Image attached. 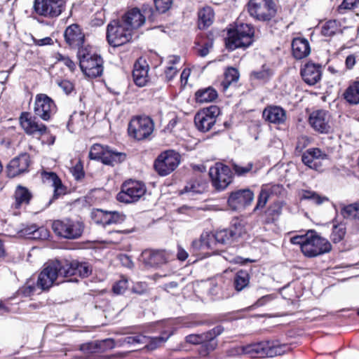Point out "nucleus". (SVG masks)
<instances>
[{
    "mask_svg": "<svg viewBox=\"0 0 359 359\" xmlns=\"http://www.w3.org/2000/svg\"><path fill=\"white\" fill-rule=\"evenodd\" d=\"M330 115L327 111L319 109L313 111L309 116V123L313 129L322 134L328 133L330 130Z\"/></svg>",
    "mask_w": 359,
    "mask_h": 359,
    "instance_id": "nucleus-19",
    "label": "nucleus"
},
{
    "mask_svg": "<svg viewBox=\"0 0 359 359\" xmlns=\"http://www.w3.org/2000/svg\"><path fill=\"white\" fill-rule=\"evenodd\" d=\"M57 85L66 94H69L74 89L73 83L68 80L58 81Z\"/></svg>",
    "mask_w": 359,
    "mask_h": 359,
    "instance_id": "nucleus-57",
    "label": "nucleus"
},
{
    "mask_svg": "<svg viewBox=\"0 0 359 359\" xmlns=\"http://www.w3.org/2000/svg\"><path fill=\"white\" fill-rule=\"evenodd\" d=\"M106 212L107 210L94 209L91 212V218L96 224L104 226Z\"/></svg>",
    "mask_w": 359,
    "mask_h": 359,
    "instance_id": "nucleus-51",
    "label": "nucleus"
},
{
    "mask_svg": "<svg viewBox=\"0 0 359 359\" xmlns=\"http://www.w3.org/2000/svg\"><path fill=\"white\" fill-rule=\"evenodd\" d=\"M79 67L89 78L100 76L103 72V60L97 54L90 53L87 48H80L77 53Z\"/></svg>",
    "mask_w": 359,
    "mask_h": 359,
    "instance_id": "nucleus-3",
    "label": "nucleus"
},
{
    "mask_svg": "<svg viewBox=\"0 0 359 359\" xmlns=\"http://www.w3.org/2000/svg\"><path fill=\"white\" fill-rule=\"evenodd\" d=\"M346 234V226L340 223L333 226L331 239L334 243H339L343 240Z\"/></svg>",
    "mask_w": 359,
    "mask_h": 359,
    "instance_id": "nucleus-46",
    "label": "nucleus"
},
{
    "mask_svg": "<svg viewBox=\"0 0 359 359\" xmlns=\"http://www.w3.org/2000/svg\"><path fill=\"white\" fill-rule=\"evenodd\" d=\"M53 100L46 94H38L35 98L34 113L43 121H48L55 112Z\"/></svg>",
    "mask_w": 359,
    "mask_h": 359,
    "instance_id": "nucleus-16",
    "label": "nucleus"
},
{
    "mask_svg": "<svg viewBox=\"0 0 359 359\" xmlns=\"http://www.w3.org/2000/svg\"><path fill=\"white\" fill-rule=\"evenodd\" d=\"M263 118L271 123L283 124L287 119L286 111L281 107L270 105L262 113Z\"/></svg>",
    "mask_w": 359,
    "mask_h": 359,
    "instance_id": "nucleus-25",
    "label": "nucleus"
},
{
    "mask_svg": "<svg viewBox=\"0 0 359 359\" xmlns=\"http://www.w3.org/2000/svg\"><path fill=\"white\" fill-rule=\"evenodd\" d=\"M44 177L52 182V185L54 187L55 198H57L59 196L65 194V188L62 182L55 172H45Z\"/></svg>",
    "mask_w": 359,
    "mask_h": 359,
    "instance_id": "nucleus-37",
    "label": "nucleus"
},
{
    "mask_svg": "<svg viewBox=\"0 0 359 359\" xmlns=\"http://www.w3.org/2000/svg\"><path fill=\"white\" fill-rule=\"evenodd\" d=\"M128 287V280L125 278L116 282L113 285L112 290L116 294H123Z\"/></svg>",
    "mask_w": 359,
    "mask_h": 359,
    "instance_id": "nucleus-54",
    "label": "nucleus"
},
{
    "mask_svg": "<svg viewBox=\"0 0 359 359\" xmlns=\"http://www.w3.org/2000/svg\"><path fill=\"white\" fill-rule=\"evenodd\" d=\"M212 185L217 190L225 189L232 181L231 168L221 163H217L209 170Z\"/></svg>",
    "mask_w": 359,
    "mask_h": 359,
    "instance_id": "nucleus-13",
    "label": "nucleus"
},
{
    "mask_svg": "<svg viewBox=\"0 0 359 359\" xmlns=\"http://www.w3.org/2000/svg\"><path fill=\"white\" fill-rule=\"evenodd\" d=\"M145 337L141 334L135 335V336H128L118 341L119 343V346L123 344H144V343Z\"/></svg>",
    "mask_w": 359,
    "mask_h": 359,
    "instance_id": "nucleus-50",
    "label": "nucleus"
},
{
    "mask_svg": "<svg viewBox=\"0 0 359 359\" xmlns=\"http://www.w3.org/2000/svg\"><path fill=\"white\" fill-rule=\"evenodd\" d=\"M177 67L176 66L168 65L166 69L165 70V74L167 80H172L177 74Z\"/></svg>",
    "mask_w": 359,
    "mask_h": 359,
    "instance_id": "nucleus-62",
    "label": "nucleus"
},
{
    "mask_svg": "<svg viewBox=\"0 0 359 359\" xmlns=\"http://www.w3.org/2000/svg\"><path fill=\"white\" fill-rule=\"evenodd\" d=\"M359 4V0H344L341 4L339 6V9H347L351 10L355 6H357Z\"/></svg>",
    "mask_w": 359,
    "mask_h": 359,
    "instance_id": "nucleus-58",
    "label": "nucleus"
},
{
    "mask_svg": "<svg viewBox=\"0 0 359 359\" xmlns=\"http://www.w3.org/2000/svg\"><path fill=\"white\" fill-rule=\"evenodd\" d=\"M254 199V194L249 189H239L231 193L228 205L233 210H241L250 205Z\"/></svg>",
    "mask_w": 359,
    "mask_h": 359,
    "instance_id": "nucleus-15",
    "label": "nucleus"
},
{
    "mask_svg": "<svg viewBox=\"0 0 359 359\" xmlns=\"http://www.w3.org/2000/svg\"><path fill=\"white\" fill-rule=\"evenodd\" d=\"M228 35L227 46L229 49L246 48L254 41L255 29L249 24L239 23L233 30L229 32Z\"/></svg>",
    "mask_w": 359,
    "mask_h": 359,
    "instance_id": "nucleus-4",
    "label": "nucleus"
},
{
    "mask_svg": "<svg viewBox=\"0 0 359 359\" xmlns=\"http://www.w3.org/2000/svg\"><path fill=\"white\" fill-rule=\"evenodd\" d=\"M292 51L293 56L297 60L306 57L311 53L308 40L300 37L294 39L292 42Z\"/></svg>",
    "mask_w": 359,
    "mask_h": 359,
    "instance_id": "nucleus-28",
    "label": "nucleus"
},
{
    "mask_svg": "<svg viewBox=\"0 0 359 359\" xmlns=\"http://www.w3.org/2000/svg\"><path fill=\"white\" fill-rule=\"evenodd\" d=\"M21 236L31 239H45L48 236V231L43 227H39L32 224L30 225L22 224V229L18 231Z\"/></svg>",
    "mask_w": 359,
    "mask_h": 359,
    "instance_id": "nucleus-27",
    "label": "nucleus"
},
{
    "mask_svg": "<svg viewBox=\"0 0 359 359\" xmlns=\"http://www.w3.org/2000/svg\"><path fill=\"white\" fill-rule=\"evenodd\" d=\"M250 283V275L246 271H238L233 280L234 287L236 291L240 292L246 287Z\"/></svg>",
    "mask_w": 359,
    "mask_h": 359,
    "instance_id": "nucleus-36",
    "label": "nucleus"
},
{
    "mask_svg": "<svg viewBox=\"0 0 359 359\" xmlns=\"http://www.w3.org/2000/svg\"><path fill=\"white\" fill-rule=\"evenodd\" d=\"M64 36L65 41L69 46L76 48L79 50L83 48L82 45L84 42L85 36L77 24H72L67 27L65 31Z\"/></svg>",
    "mask_w": 359,
    "mask_h": 359,
    "instance_id": "nucleus-23",
    "label": "nucleus"
},
{
    "mask_svg": "<svg viewBox=\"0 0 359 359\" xmlns=\"http://www.w3.org/2000/svg\"><path fill=\"white\" fill-rule=\"evenodd\" d=\"M154 128V123L151 118L140 116L130 120L128 132L130 137L140 141L149 137L152 133Z\"/></svg>",
    "mask_w": 359,
    "mask_h": 359,
    "instance_id": "nucleus-9",
    "label": "nucleus"
},
{
    "mask_svg": "<svg viewBox=\"0 0 359 359\" xmlns=\"http://www.w3.org/2000/svg\"><path fill=\"white\" fill-rule=\"evenodd\" d=\"M330 243L314 231L306 233V243L303 247V254L308 257H314L330 252Z\"/></svg>",
    "mask_w": 359,
    "mask_h": 359,
    "instance_id": "nucleus-7",
    "label": "nucleus"
},
{
    "mask_svg": "<svg viewBox=\"0 0 359 359\" xmlns=\"http://www.w3.org/2000/svg\"><path fill=\"white\" fill-rule=\"evenodd\" d=\"M52 229L55 235L67 240L79 238L83 232V222L69 219L55 220L52 224Z\"/></svg>",
    "mask_w": 359,
    "mask_h": 359,
    "instance_id": "nucleus-6",
    "label": "nucleus"
},
{
    "mask_svg": "<svg viewBox=\"0 0 359 359\" xmlns=\"http://www.w3.org/2000/svg\"><path fill=\"white\" fill-rule=\"evenodd\" d=\"M126 219V215L118 211H107L104 226L121 224Z\"/></svg>",
    "mask_w": 359,
    "mask_h": 359,
    "instance_id": "nucleus-41",
    "label": "nucleus"
},
{
    "mask_svg": "<svg viewBox=\"0 0 359 359\" xmlns=\"http://www.w3.org/2000/svg\"><path fill=\"white\" fill-rule=\"evenodd\" d=\"M154 4L159 13H165L168 11L172 4V0H154Z\"/></svg>",
    "mask_w": 359,
    "mask_h": 359,
    "instance_id": "nucleus-52",
    "label": "nucleus"
},
{
    "mask_svg": "<svg viewBox=\"0 0 359 359\" xmlns=\"http://www.w3.org/2000/svg\"><path fill=\"white\" fill-rule=\"evenodd\" d=\"M212 45V42L205 43L201 48H197L198 54L201 57H205L209 53Z\"/></svg>",
    "mask_w": 359,
    "mask_h": 359,
    "instance_id": "nucleus-60",
    "label": "nucleus"
},
{
    "mask_svg": "<svg viewBox=\"0 0 359 359\" xmlns=\"http://www.w3.org/2000/svg\"><path fill=\"white\" fill-rule=\"evenodd\" d=\"M208 236V234H202L200 239L193 241L191 248L194 250L198 251L201 249L209 248L210 244L206 241Z\"/></svg>",
    "mask_w": 359,
    "mask_h": 359,
    "instance_id": "nucleus-49",
    "label": "nucleus"
},
{
    "mask_svg": "<svg viewBox=\"0 0 359 359\" xmlns=\"http://www.w3.org/2000/svg\"><path fill=\"white\" fill-rule=\"evenodd\" d=\"M37 288L43 290L41 287L39 286L38 283L36 284V286H35L34 285V283L30 284L29 282H27L25 286L18 290V292L23 294L25 297H29L35 292Z\"/></svg>",
    "mask_w": 359,
    "mask_h": 359,
    "instance_id": "nucleus-53",
    "label": "nucleus"
},
{
    "mask_svg": "<svg viewBox=\"0 0 359 359\" xmlns=\"http://www.w3.org/2000/svg\"><path fill=\"white\" fill-rule=\"evenodd\" d=\"M30 164V156L27 153L20 154L12 159L6 167L7 176L10 178L15 177L22 173L28 171Z\"/></svg>",
    "mask_w": 359,
    "mask_h": 359,
    "instance_id": "nucleus-21",
    "label": "nucleus"
},
{
    "mask_svg": "<svg viewBox=\"0 0 359 359\" xmlns=\"http://www.w3.org/2000/svg\"><path fill=\"white\" fill-rule=\"evenodd\" d=\"M20 123L25 132L29 135L39 137L46 133L47 128L39 123L36 118L28 112H23L20 116Z\"/></svg>",
    "mask_w": 359,
    "mask_h": 359,
    "instance_id": "nucleus-17",
    "label": "nucleus"
},
{
    "mask_svg": "<svg viewBox=\"0 0 359 359\" xmlns=\"http://www.w3.org/2000/svg\"><path fill=\"white\" fill-rule=\"evenodd\" d=\"M72 173L77 180H81L84 177V172L83 171L82 166L80 164H76L74 167Z\"/></svg>",
    "mask_w": 359,
    "mask_h": 359,
    "instance_id": "nucleus-64",
    "label": "nucleus"
},
{
    "mask_svg": "<svg viewBox=\"0 0 359 359\" xmlns=\"http://www.w3.org/2000/svg\"><path fill=\"white\" fill-rule=\"evenodd\" d=\"M301 76L307 84L315 85L321 79L322 67L319 65L307 62L301 69Z\"/></svg>",
    "mask_w": 359,
    "mask_h": 359,
    "instance_id": "nucleus-24",
    "label": "nucleus"
},
{
    "mask_svg": "<svg viewBox=\"0 0 359 359\" xmlns=\"http://www.w3.org/2000/svg\"><path fill=\"white\" fill-rule=\"evenodd\" d=\"M154 15L155 11L152 6L143 4L141 9L133 8L128 11L120 20L133 33L145 23L146 19L154 20Z\"/></svg>",
    "mask_w": 359,
    "mask_h": 359,
    "instance_id": "nucleus-2",
    "label": "nucleus"
},
{
    "mask_svg": "<svg viewBox=\"0 0 359 359\" xmlns=\"http://www.w3.org/2000/svg\"><path fill=\"white\" fill-rule=\"evenodd\" d=\"M214 15V11L210 6L201 9L198 13L199 29H203L210 26L213 22Z\"/></svg>",
    "mask_w": 359,
    "mask_h": 359,
    "instance_id": "nucleus-33",
    "label": "nucleus"
},
{
    "mask_svg": "<svg viewBox=\"0 0 359 359\" xmlns=\"http://www.w3.org/2000/svg\"><path fill=\"white\" fill-rule=\"evenodd\" d=\"M301 200H309L316 205H321L325 201H328V198L322 196L315 191L310 190H302Z\"/></svg>",
    "mask_w": 359,
    "mask_h": 359,
    "instance_id": "nucleus-40",
    "label": "nucleus"
},
{
    "mask_svg": "<svg viewBox=\"0 0 359 359\" xmlns=\"http://www.w3.org/2000/svg\"><path fill=\"white\" fill-rule=\"evenodd\" d=\"M92 272L88 263L79 262L77 260L62 262L55 261L48 263L38 277V285L43 290H48L54 283L64 281V278L78 275L80 277H88Z\"/></svg>",
    "mask_w": 359,
    "mask_h": 359,
    "instance_id": "nucleus-1",
    "label": "nucleus"
},
{
    "mask_svg": "<svg viewBox=\"0 0 359 359\" xmlns=\"http://www.w3.org/2000/svg\"><path fill=\"white\" fill-rule=\"evenodd\" d=\"M170 257L164 250H145L142 252L140 259L145 265L155 267L167 263Z\"/></svg>",
    "mask_w": 359,
    "mask_h": 359,
    "instance_id": "nucleus-22",
    "label": "nucleus"
},
{
    "mask_svg": "<svg viewBox=\"0 0 359 359\" xmlns=\"http://www.w3.org/2000/svg\"><path fill=\"white\" fill-rule=\"evenodd\" d=\"M133 33L118 19L113 20L107 27V40L114 47L122 46L129 42Z\"/></svg>",
    "mask_w": 359,
    "mask_h": 359,
    "instance_id": "nucleus-8",
    "label": "nucleus"
},
{
    "mask_svg": "<svg viewBox=\"0 0 359 359\" xmlns=\"http://www.w3.org/2000/svg\"><path fill=\"white\" fill-rule=\"evenodd\" d=\"M195 95L197 102H212L217 97V93L215 89L209 87L205 89L198 90L196 93Z\"/></svg>",
    "mask_w": 359,
    "mask_h": 359,
    "instance_id": "nucleus-35",
    "label": "nucleus"
},
{
    "mask_svg": "<svg viewBox=\"0 0 359 359\" xmlns=\"http://www.w3.org/2000/svg\"><path fill=\"white\" fill-rule=\"evenodd\" d=\"M338 29V22L336 20H329L322 27L321 32L325 36H331L334 35Z\"/></svg>",
    "mask_w": 359,
    "mask_h": 359,
    "instance_id": "nucleus-48",
    "label": "nucleus"
},
{
    "mask_svg": "<svg viewBox=\"0 0 359 359\" xmlns=\"http://www.w3.org/2000/svg\"><path fill=\"white\" fill-rule=\"evenodd\" d=\"M269 194L268 191L266 189H262L259 195L255 210L264 207L269 199Z\"/></svg>",
    "mask_w": 359,
    "mask_h": 359,
    "instance_id": "nucleus-56",
    "label": "nucleus"
},
{
    "mask_svg": "<svg viewBox=\"0 0 359 359\" xmlns=\"http://www.w3.org/2000/svg\"><path fill=\"white\" fill-rule=\"evenodd\" d=\"M65 8L63 0H34L33 4L34 13L49 19L58 17Z\"/></svg>",
    "mask_w": 359,
    "mask_h": 359,
    "instance_id": "nucleus-10",
    "label": "nucleus"
},
{
    "mask_svg": "<svg viewBox=\"0 0 359 359\" xmlns=\"http://www.w3.org/2000/svg\"><path fill=\"white\" fill-rule=\"evenodd\" d=\"M248 10L251 17L261 22H269L277 13L273 0H250Z\"/></svg>",
    "mask_w": 359,
    "mask_h": 359,
    "instance_id": "nucleus-5",
    "label": "nucleus"
},
{
    "mask_svg": "<svg viewBox=\"0 0 359 359\" xmlns=\"http://www.w3.org/2000/svg\"><path fill=\"white\" fill-rule=\"evenodd\" d=\"M224 327L222 325H217L212 330L203 333L205 337V349L207 351H212L217 346V341L214 339L223 333Z\"/></svg>",
    "mask_w": 359,
    "mask_h": 359,
    "instance_id": "nucleus-31",
    "label": "nucleus"
},
{
    "mask_svg": "<svg viewBox=\"0 0 359 359\" xmlns=\"http://www.w3.org/2000/svg\"><path fill=\"white\" fill-rule=\"evenodd\" d=\"M126 158V154L125 153L118 152L107 147L101 161L105 165L114 166L123 162Z\"/></svg>",
    "mask_w": 359,
    "mask_h": 359,
    "instance_id": "nucleus-32",
    "label": "nucleus"
},
{
    "mask_svg": "<svg viewBox=\"0 0 359 359\" xmlns=\"http://www.w3.org/2000/svg\"><path fill=\"white\" fill-rule=\"evenodd\" d=\"M240 77L239 72L233 67H229L224 72V78L221 82L222 90L226 91L230 86L238 82Z\"/></svg>",
    "mask_w": 359,
    "mask_h": 359,
    "instance_id": "nucleus-34",
    "label": "nucleus"
},
{
    "mask_svg": "<svg viewBox=\"0 0 359 359\" xmlns=\"http://www.w3.org/2000/svg\"><path fill=\"white\" fill-rule=\"evenodd\" d=\"M32 197V195L28 189L21 185H18L14 194V208L18 209L22 205H28Z\"/></svg>",
    "mask_w": 359,
    "mask_h": 359,
    "instance_id": "nucleus-30",
    "label": "nucleus"
},
{
    "mask_svg": "<svg viewBox=\"0 0 359 359\" xmlns=\"http://www.w3.org/2000/svg\"><path fill=\"white\" fill-rule=\"evenodd\" d=\"M290 242L294 245H299L303 252V247L306 243V234L293 236L290 238Z\"/></svg>",
    "mask_w": 359,
    "mask_h": 359,
    "instance_id": "nucleus-59",
    "label": "nucleus"
},
{
    "mask_svg": "<svg viewBox=\"0 0 359 359\" xmlns=\"http://www.w3.org/2000/svg\"><path fill=\"white\" fill-rule=\"evenodd\" d=\"M147 290V285L144 283H135L133 288L132 292L135 294H142L144 293Z\"/></svg>",
    "mask_w": 359,
    "mask_h": 359,
    "instance_id": "nucleus-63",
    "label": "nucleus"
},
{
    "mask_svg": "<svg viewBox=\"0 0 359 359\" xmlns=\"http://www.w3.org/2000/svg\"><path fill=\"white\" fill-rule=\"evenodd\" d=\"M57 60L62 62L72 71H73L76 67L74 62L69 57L61 54L58 55Z\"/></svg>",
    "mask_w": 359,
    "mask_h": 359,
    "instance_id": "nucleus-61",
    "label": "nucleus"
},
{
    "mask_svg": "<svg viewBox=\"0 0 359 359\" xmlns=\"http://www.w3.org/2000/svg\"><path fill=\"white\" fill-rule=\"evenodd\" d=\"M180 162V154L172 150H168L158 156L154 167L158 175L166 176L176 169Z\"/></svg>",
    "mask_w": 359,
    "mask_h": 359,
    "instance_id": "nucleus-11",
    "label": "nucleus"
},
{
    "mask_svg": "<svg viewBox=\"0 0 359 359\" xmlns=\"http://www.w3.org/2000/svg\"><path fill=\"white\" fill-rule=\"evenodd\" d=\"M232 170L234 171L235 175L238 177H243L247 175L248 173L252 171L253 163L249 162L245 165L238 164L235 162L231 163Z\"/></svg>",
    "mask_w": 359,
    "mask_h": 359,
    "instance_id": "nucleus-44",
    "label": "nucleus"
},
{
    "mask_svg": "<svg viewBox=\"0 0 359 359\" xmlns=\"http://www.w3.org/2000/svg\"><path fill=\"white\" fill-rule=\"evenodd\" d=\"M219 113V108L217 106H210L198 112L194 117L196 128L202 132L209 131L215 125Z\"/></svg>",
    "mask_w": 359,
    "mask_h": 359,
    "instance_id": "nucleus-14",
    "label": "nucleus"
},
{
    "mask_svg": "<svg viewBox=\"0 0 359 359\" xmlns=\"http://www.w3.org/2000/svg\"><path fill=\"white\" fill-rule=\"evenodd\" d=\"M341 213L344 218L359 219V203H355L344 207Z\"/></svg>",
    "mask_w": 359,
    "mask_h": 359,
    "instance_id": "nucleus-42",
    "label": "nucleus"
},
{
    "mask_svg": "<svg viewBox=\"0 0 359 359\" xmlns=\"http://www.w3.org/2000/svg\"><path fill=\"white\" fill-rule=\"evenodd\" d=\"M146 192L145 185L139 181L128 180L121 187V191L117 194V200L125 203L137 201Z\"/></svg>",
    "mask_w": 359,
    "mask_h": 359,
    "instance_id": "nucleus-12",
    "label": "nucleus"
},
{
    "mask_svg": "<svg viewBox=\"0 0 359 359\" xmlns=\"http://www.w3.org/2000/svg\"><path fill=\"white\" fill-rule=\"evenodd\" d=\"M272 74L271 70L266 65H263L260 70H255L251 72L252 80L266 81Z\"/></svg>",
    "mask_w": 359,
    "mask_h": 359,
    "instance_id": "nucleus-45",
    "label": "nucleus"
},
{
    "mask_svg": "<svg viewBox=\"0 0 359 359\" xmlns=\"http://www.w3.org/2000/svg\"><path fill=\"white\" fill-rule=\"evenodd\" d=\"M244 232L243 226L240 224H234L229 229L217 231L212 236L219 244L229 245L237 240Z\"/></svg>",
    "mask_w": 359,
    "mask_h": 359,
    "instance_id": "nucleus-20",
    "label": "nucleus"
},
{
    "mask_svg": "<svg viewBox=\"0 0 359 359\" xmlns=\"http://www.w3.org/2000/svg\"><path fill=\"white\" fill-rule=\"evenodd\" d=\"M206 189V184L197 180H192L189 182L181 191L182 194H191L192 196L195 194H201Z\"/></svg>",
    "mask_w": 359,
    "mask_h": 359,
    "instance_id": "nucleus-38",
    "label": "nucleus"
},
{
    "mask_svg": "<svg viewBox=\"0 0 359 359\" xmlns=\"http://www.w3.org/2000/svg\"><path fill=\"white\" fill-rule=\"evenodd\" d=\"M344 98L350 104L359 103V81L355 82L346 89Z\"/></svg>",
    "mask_w": 359,
    "mask_h": 359,
    "instance_id": "nucleus-39",
    "label": "nucleus"
},
{
    "mask_svg": "<svg viewBox=\"0 0 359 359\" xmlns=\"http://www.w3.org/2000/svg\"><path fill=\"white\" fill-rule=\"evenodd\" d=\"M108 147H104L99 144H93L89 152V157L90 159L102 161V156L105 153Z\"/></svg>",
    "mask_w": 359,
    "mask_h": 359,
    "instance_id": "nucleus-47",
    "label": "nucleus"
},
{
    "mask_svg": "<svg viewBox=\"0 0 359 359\" xmlns=\"http://www.w3.org/2000/svg\"><path fill=\"white\" fill-rule=\"evenodd\" d=\"M326 158L327 154L318 148L309 149L302 156V161L306 165L316 170L320 168V160Z\"/></svg>",
    "mask_w": 359,
    "mask_h": 359,
    "instance_id": "nucleus-26",
    "label": "nucleus"
},
{
    "mask_svg": "<svg viewBox=\"0 0 359 359\" xmlns=\"http://www.w3.org/2000/svg\"><path fill=\"white\" fill-rule=\"evenodd\" d=\"M252 347L253 344H250L244 346H236L230 348L228 351V354L230 356L250 355L251 357H255Z\"/></svg>",
    "mask_w": 359,
    "mask_h": 359,
    "instance_id": "nucleus-43",
    "label": "nucleus"
},
{
    "mask_svg": "<svg viewBox=\"0 0 359 359\" xmlns=\"http://www.w3.org/2000/svg\"><path fill=\"white\" fill-rule=\"evenodd\" d=\"M254 355L259 354L260 357L273 358L281 355L286 352L287 348L285 344H280L278 342L266 341L253 344ZM256 355H255V357Z\"/></svg>",
    "mask_w": 359,
    "mask_h": 359,
    "instance_id": "nucleus-18",
    "label": "nucleus"
},
{
    "mask_svg": "<svg viewBox=\"0 0 359 359\" xmlns=\"http://www.w3.org/2000/svg\"><path fill=\"white\" fill-rule=\"evenodd\" d=\"M148 71L149 67L144 61L143 63L140 61H137L135 64L133 71V78L137 86L143 87L147 84L148 81Z\"/></svg>",
    "mask_w": 359,
    "mask_h": 359,
    "instance_id": "nucleus-29",
    "label": "nucleus"
},
{
    "mask_svg": "<svg viewBox=\"0 0 359 359\" xmlns=\"http://www.w3.org/2000/svg\"><path fill=\"white\" fill-rule=\"evenodd\" d=\"M186 342L195 345L203 344L204 346L205 347V337L203 335V333L201 334H189L186 337Z\"/></svg>",
    "mask_w": 359,
    "mask_h": 359,
    "instance_id": "nucleus-55",
    "label": "nucleus"
}]
</instances>
